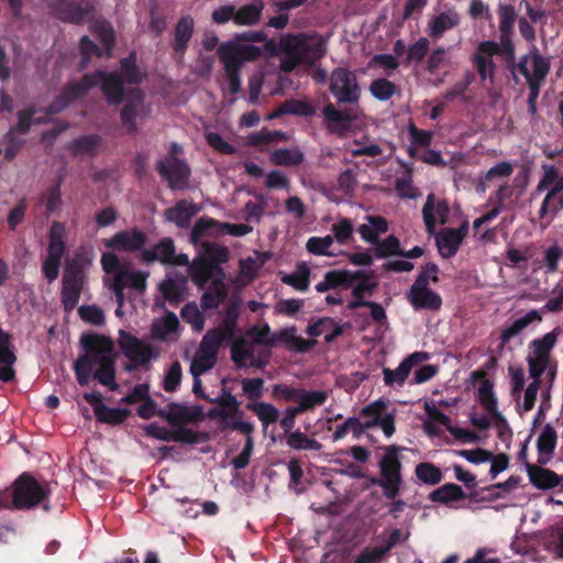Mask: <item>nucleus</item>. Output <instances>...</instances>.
I'll list each match as a JSON object with an SVG mask.
<instances>
[{"label": "nucleus", "mask_w": 563, "mask_h": 563, "mask_svg": "<svg viewBox=\"0 0 563 563\" xmlns=\"http://www.w3.org/2000/svg\"><path fill=\"white\" fill-rule=\"evenodd\" d=\"M325 390H306L299 388L296 406L302 413L312 410L314 407L322 406L328 400Z\"/></svg>", "instance_id": "37998d69"}, {"label": "nucleus", "mask_w": 563, "mask_h": 563, "mask_svg": "<svg viewBox=\"0 0 563 563\" xmlns=\"http://www.w3.org/2000/svg\"><path fill=\"white\" fill-rule=\"evenodd\" d=\"M91 33L102 43V47L97 46L88 36L80 40L81 66L87 67L91 57L109 56L114 43V32L112 26L106 21H95L90 25Z\"/></svg>", "instance_id": "0eeeda50"}, {"label": "nucleus", "mask_w": 563, "mask_h": 563, "mask_svg": "<svg viewBox=\"0 0 563 563\" xmlns=\"http://www.w3.org/2000/svg\"><path fill=\"white\" fill-rule=\"evenodd\" d=\"M199 256L219 269V277H224L220 265L229 261V250L227 246L213 242H205L202 243V252Z\"/></svg>", "instance_id": "ea45409f"}, {"label": "nucleus", "mask_w": 563, "mask_h": 563, "mask_svg": "<svg viewBox=\"0 0 563 563\" xmlns=\"http://www.w3.org/2000/svg\"><path fill=\"white\" fill-rule=\"evenodd\" d=\"M101 145L102 137L99 134L92 133L74 139L67 144L66 148L75 157L84 155L93 157L98 155Z\"/></svg>", "instance_id": "cd10ccee"}, {"label": "nucleus", "mask_w": 563, "mask_h": 563, "mask_svg": "<svg viewBox=\"0 0 563 563\" xmlns=\"http://www.w3.org/2000/svg\"><path fill=\"white\" fill-rule=\"evenodd\" d=\"M189 274L192 283L199 289H203L213 276L219 277V269L201 256H198L192 261Z\"/></svg>", "instance_id": "f704fd0d"}, {"label": "nucleus", "mask_w": 563, "mask_h": 563, "mask_svg": "<svg viewBox=\"0 0 563 563\" xmlns=\"http://www.w3.org/2000/svg\"><path fill=\"white\" fill-rule=\"evenodd\" d=\"M303 159L305 155L299 147L277 148L269 156V161L277 166H298Z\"/></svg>", "instance_id": "a18cd8bd"}, {"label": "nucleus", "mask_w": 563, "mask_h": 563, "mask_svg": "<svg viewBox=\"0 0 563 563\" xmlns=\"http://www.w3.org/2000/svg\"><path fill=\"white\" fill-rule=\"evenodd\" d=\"M199 210L196 203L181 199L177 201L174 207L165 210V219L179 228H187Z\"/></svg>", "instance_id": "bb28decb"}, {"label": "nucleus", "mask_w": 563, "mask_h": 563, "mask_svg": "<svg viewBox=\"0 0 563 563\" xmlns=\"http://www.w3.org/2000/svg\"><path fill=\"white\" fill-rule=\"evenodd\" d=\"M254 350L244 338L236 339L231 345V360L238 368L246 366V360L252 361Z\"/></svg>", "instance_id": "603ef678"}, {"label": "nucleus", "mask_w": 563, "mask_h": 563, "mask_svg": "<svg viewBox=\"0 0 563 563\" xmlns=\"http://www.w3.org/2000/svg\"><path fill=\"white\" fill-rule=\"evenodd\" d=\"M80 343L85 354L80 355L74 363V372L80 386H87L90 383L92 371L95 368V358L91 351L112 352L113 341L102 334L85 333L80 338Z\"/></svg>", "instance_id": "7ed1b4c3"}, {"label": "nucleus", "mask_w": 563, "mask_h": 563, "mask_svg": "<svg viewBox=\"0 0 563 563\" xmlns=\"http://www.w3.org/2000/svg\"><path fill=\"white\" fill-rule=\"evenodd\" d=\"M282 282L296 290L305 291L310 284V269L306 265H301L295 273L285 275Z\"/></svg>", "instance_id": "052dcab7"}, {"label": "nucleus", "mask_w": 563, "mask_h": 563, "mask_svg": "<svg viewBox=\"0 0 563 563\" xmlns=\"http://www.w3.org/2000/svg\"><path fill=\"white\" fill-rule=\"evenodd\" d=\"M271 346L278 344L283 345L286 350L295 353H308L318 343L316 339L306 340L297 335V328L295 325L286 327L269 336Z\"/></svg>", "instance_id": "6ab92c4d"}, {"label": "nucleus", "mask_w": 563, "mask_h": 563, "mask_svg": "<svg viewBox=\"0 0 563 563\" xmlns=\"http://www.w3.org/2000/svg\"><path fill=\"white\" fill-rule=\"evenodd\" d=\"M430 273V278L433 283L439 280V267L434 263H428L422 268L419 275L417 276L415 283L410 286L408 294H413L418 291L431 290L429 285V279H427V274Z\"/></svg>", "instance_id": "4d7b16f0"}, {"label": "nucleus", "mask_w": 563, "mask_h": 563, "mask_svg": "<svg viewBox=\"0 0 563 563\" xmlns=\"http://www.w3.org/2000/svg\"><path fill=\"white\" fill-rule=\"evenodd\" d=\"M465 493L461 486L454 483H446L429 494L432 503L449 504L451 501H460L465 498Z\"/></svg>", "instance_id": "79ce46f5"}, {"label": "nucleus", "mask_w": 563, "mask_h": 563, "mask_svg": "<svg viewBox=\"0 0 563 563\" xmlns=\"http://www.w3.org/2000/svg\"><path fill=\"white\" fill-rule=\"evenodd\" d=\"M500 55V46L494 41H485L477 45L473 60L477 70H493L495 58Z\"/></svg>", "instance_id": "c756f323"}, {"label": "nucleus", "mask_w": 563, "mask_h": 563, "mask_svg": "<svg viewBox=\"0 0 563 563\" xmlns=\"http://www.w3.org/2000/svg\"><path fill=\"white\" fill-rule=\"evenodd\" d=\"M213 228H218L221 232L232 236H244L252 232L253 228L244 223L220 222L210 218H200L194 225L190 239L197 244L206 233Z\"/></svg>", "instance_id": "f3484780"}, {"label": "nucleus", "mask_w": 563, "mask_h": 563, "mask_svg": "<svg viewBox=\"0 0 563 563\" xmlns=\"http://www.w3.org/2000/svg\"><path fill=\"white\" fill-rule=\"evenodd\" d=\"M415 475L420 483L429 486L438 485L443 479L441 468L431 462L418 463L415 466Z\"/></svg>", "instance_id": "de8ad7c7"}, {"label": "nucleus", "mask_w": 563, "mask_h": 563, "mask_svg": "<svg viewBox=\"0 0 563 563\" xmlns=\"http://www.w3.org/2000/svg\"><path fill=\"white\" fill-rule=\"evenodd\" d=\"M461 15L454 9H449L431 18L428 22V32L434 40H439L444 32L459 25Z\"/></svg>", "instance_id": "c85d7f7f"}, {"label": "nucleus", "mask_w": 563, "mask_h": 563, "mask_svg": "<svg viewBox=\"0 0 563 563\" xmlns=\"http://www.w3.org/2000/svg\"><path fill=\"white\" fill-rule=\"evenodd\" d=\"M407 299L415 310L438 311L442 306L441 296L433 290L407 294Z\"/></svg>", "instance_id": "58836bf2"}, {"label": "nucleus", "mask_w": 563, "mask_h": 563, "mask_svg": "<svg viewBox=\"0 0 563 563\" xmlns=\"http://www.w3.org/2000/svg\"><path fill=\"white\" fill-rule=\"evenodd\" d=\"M156 170L168 181L172 190H184L189 185L190 167L178 157H165L156 163Z\"/></svg>", "instance_id": "9b49d317"}, {"label": "nucleus", "mask_w": 563, "mask_h": 563, "mask_svg": "<svg viewBox=\"0 0 563 563\" xmlns=\"http://www.w3.org/2000/svg\"><path fill=\"white\" fill-rule=\"evenodd\" d=\"M556 442H558V434H556V431L555 429L550 424H545L538 438V441H537V450H538V463L541 464V465H545L555 448H556Z\"/></svg>", "instance_id": "c9c22d12"}, {"label": "nucleus", "mask_w": 563, "mask_h": 563, "mask_svg": "<svg viewBox=\"0 0 563 563\" xmlns=\"http://www.w3.org/2000/svg\"><path fill=\"white\" fill-rule=\"evenodd\" d=\"M332 289L338 287H350L353 283L357 282L361 277H364V272L356 271L350 272L343 271H330L324 275Z\"/></svg>", "instance_id": "3c124183"}, {"label": "nucleus", "mask_w": 563, "mask_h": 563, "mask_svg": "<svg viewBox=\"0 0 563 563\" xmlns=\"http://www.w3.org/2000/svg\"><path fill=\"white\" fill-rule=\"evenodd\" d=\"M85 274L82 268L76 264H68L63 278L60 299L64 310H74L79 301Z\"/></svg>", "instance_id": "ddd939ff"}, {"label": "nucleus", "mask_w": 563, "mask_h": 563, "mask_svg": "<svg viewBox=\"0 0 563 563\" xmlns=\"http://www.w3.org/2000/svg\"><path fill=\"white\" fill-rule=\"evenodd\" d=\"M358 284L353 288L352 296L353 300L350 301L346 306L349 310H355L357 308L366 307V305H356L361 302H371L369 300H365L364 296L368 295L372 296L374 290L377 287V283L371 280L365 274L364 277H361L358 279Z\"/></svg>", "instance_id": "49530a36"}, {"label": "nucleus", "mask_w": 563, "mask_h": 563, "mask_svg": "<svg viewBox=\"0 0 563 563\" xmlns=\"http://www.w3.org/2000/svg\"><path fill=\"white\" fill-rule=\"evenodd\" d=\"M561 332L560 328L545 333L542 338L532 340L530 342L531 352L528 356L551 362V351L555 346L558 336Z\"/></svg>", "instance_id": "e433bc0d"}, {"label": "nucleus", "mask_w": 563, "mask_h": 563, "mask_svg": "<svg viewBox=\"0 0 563 563\" xmlns=\"http://www.w3.org/2000/svg\"><path fill=\"white\" fill-rule=\"evenodd\" d=\"M115 277H120L125 288L129 287L137 292H143L146 288V276L141 272L121 271L115 274Z\"/></svg>", "instance_id": "0e129e2a"}, {"label": "nucleus", "mask_w": 563, "mask_h": 563, "mask_svg": "<svg viewBox=\"0 0 563 563\" xmlns=\"http://www.w3.org/2000/svg\"><path fill=\"white\" fill-rule=\"evenodd\" d=\"M92 10V5L88 2L77 3L70 0H60L55 7V14L64 22L80 23Z\"/></svg>", "instance_id": "393cba45"}, {"label": "nucleus", "mask_w": 563, "mask_h": 563, "mask_svg": "<svg viewBox=\"0 0 563 563\" xmlns=\"http://www.w3.org/2000/svg\"><path fill=\"white\" fill-rule=\"evenodd\" d=\"M283 64L289 68L311 66L327 51V41L317 33L285 34L279 40Z\"/></svg>", "instance_id": "f257e3e1"}, {"label": "nucleus", "mask_w": 563, "mask_h": 563, "mask_svg": "<svg viewBox=\"0 0 563 563\" xmlns=\"http://www.w3.org/2000/svg\"><path fill=\"white\" fill-rule=\"evenodd\" d=\"M430 273V278L433 283L439 280V267L434 263H428L422 268L419 275L417 276L415 283L410 286L408 294H413L418 291L431 290L429 285V279H427V274Z\"/></svg>", "instance_id": "6e6d98bb"}, {"label": "nucleus", "mask_w": 563, "mask_h": 563, "mask_svg": "<svg viewBox=\"0 0 563 563\" xmlns=\"http://www.w3.org/2000/svg\"><path fill=\"white\" fill-rule=\"evenodd\" d=\"M96 80L92 76H84L80 81L70 82L65 86L60 95L47 107L48 114H57L64 111L73 101L84 97L92 87Z\"/></svg>", "instance_id": "2eb2a0df"}, {"label": "nucleus", "mask_w": 563, "mask_h": 563, "mask_svg": "<svg viewBox=\"0 0 563 563\" xmlns=\"http://www.w3.org/2000/svg\"><path fill=\"white\" fill-rule=\"evenodd\" d=\"M386 407V402L378 399L361 409L360 416L365 419V421L362 422L364 430H369L378 426Z\"/></svg>", "instance_id": "8fccbe9b"}, {"label": "nucleus", "mask_w": 563, "mask_h": 563, "mask_svg": "<svg viewBox=\"0 0 563 563\" xmlns=\"http://www.w3.org/2000/svg\"><path fill=\"white\" fill-rule=\"evenodd\" d=\"M179 328V320L174 312H167L163 318L162 324H154L152 333L154 338L165 340L168 333H174Z\"/></svg>", "instance_id": "69168bd1"}, {"label": "nucleus", "mask_w": 563, "mask_h": 563, "mask_svg": "<svg viewBox=\"0 0 563 563\" xmlns=\"http://www.w3.org/2000/svg\"><path fill=\"white\" fill-rule=\"evenodd\" d=\"M282 112L300 117H312L316 114V108L307 101L290 99L282 103Z\"/></svg>", "instance_id": "e2e57ef3"}, {"label": "nucleus", "mask_w": 563, "mask_h": 563, "mask_svg": "<svg viewBox=\"0 0 563 563\" xmlns=\"http://www.w3.org/2000/svg\"><path fill=\"white\" fill-rule=\"evenodd\" d=\"M157 416L166 420L172 427H183L203 419L201 406H186L177 402H169L166 408L159 409Z\"/></svg>", "instance_id": "dca6fc26"}, {"label": "nucleus", "mask_w": 563, "mask_h": 563, "mask_svg": "<svg viewBox=\"0 0 563 563\" xmlns=\"http://www.w3.org/2000/svg\"><path fill=\"white\" fill-rule=\"evenodd\" d=\"M146 73H91L85 76H92L96 85H100L101 92L109 106H118L126 99V93L131 88H125L124 84H139Z\"/></svg>", "instance_id": "20e7f679"}, {"label": "nucleus", "mask_w": 563, "mask_h": 563, "mask_svg": "<svg viewBox=\"0 0 563 563\" xmlns=\"http://www.w3.org/2000/svg\"><path fill=\"white\" fill-rule=\"evenodd\" d=\"M529 479L539 489H551L560 485V476L552 470L542 467L541 464H526Z\"/></svg>", "instance_id": "7c9ffc66"}, {"label": "nucleus", "mask_w": 563, "mask_h": 563, "mask_svg": "<svg viewBox=\"0 0 563 563\" xmlns=\"http://www.w3.org/2000/svg\"><path fill=\"white\" fill-rule=\"evenodd\" d=\"M468 225L463 223L457 229L445 228L442 229L435 236V244L439 254L443 258L453 257L462 244L464 238L467 235Z\"/></svg>", "instance_id": "412c9836"}, {"label": "nucleus", "mask_w": 563, "mask_h": 563, "mask_svg": "<svg viewBox=\"0 0 563 563\" xmlns=\"http://www.w3.org/2000/svg\"><path fill=\"white\" fill-rule=\"evenodd\" d=\"M91 353L95 358V366H99L93 377L110 390H117L119 385L115 382V356L113 355V351H91Z\"/></svg>", "instance_id": "4be33fe9"}, {"label": "nucleus", "mask_w": 563, "mask_h": 563, "mask_svg": "<svg viewBox=\"0 0 563 563\" xmlns=\"http://www.w3.org/2000/svg\"><path fill=\"white\" fill-rule=\"evenodd\" d=\"M430 357L429 353L419 351L409 354L397 368L390 369L388 367L383 368L384 383L387 386H402L408 378L412 367L418 364L428 361Z\"/></svg>", "instance_id": "aec40b11"}, {"label": "nucleus", "mask_w": 563, "mask_h": 563, "mask_svg": "<svg viewBox=\"0 0 563 563\" xmlns=\"http://www.w3.org/2000/svg\"><path fill=\"white\" fill-rule=\"evenodd\" d=\"M331 231L333 233V240L344 245L353 239V224L347 218H341L338 222L332 224Z\"/></svg>", "instance_id": "774afa93"}, {"label": "nucleus", "mask_w": 563, "mask_h": 563, "mask_svg": "<svg viewBox=\"0 0 563 563\" xmlns=\"http://www.w3.org/2000/svg\"><path fill=\"white\" fill-rule=\"evenodd\" d=\"M16 362V355L12 351L10 336L0 329V380L4 383L12 382L15 377L13 367Z\"/></svg>", "instance_id": "a878e982"}, {"label": "nucleus", "mask_w": 563, "mask_h": 563, "mask_svg": "<svg viewBox=\"0 0 563 563\" xmlns=\"http://www.w3.org/2000/svg\"><path fill=\"white\" fill-rule=\"evenodd\" d=\"M374 252L377 258L399 256V254H401L399 239L395 235H389L383 241L378 240V242L374 244Z\"/></svg>", "instance_id": "bf43d9fd"}, {"label": "nucleus", "mask_w": 563, "mask_h": 563, "mask_svg": "<svg viewBox=\"0 0 563 563\" xmlns=\"http://www.w3.org/2000/svg\"><path fill=\"white\" fill-rule=\"evenodd\" d=\"M263 0H254L252 3L235 8V24L238 26H253L260 23L264 10Z\"/></svg>", "instance_id": "4c0bfd02"}, {"label": "nucleus", "mask_w": 563, "mask_h": 563, "mask_svg": "<svg viewBox=\"0 0 563 563\" xmlns=\"http://www.w3.org/2000/svg\"><path fill=\"white\" fill-rule=\"evenodd\" d=\"M224 277H216L203 291L200 305L203 310L217 309L228 297V287Z\"/></svg>", "instance_id": "2f4dec72"}, {"label": "nucleus", "mask_w": 563, "mask_h": 563, "mask_svg": "<svg viewBox=\"0 0 563 563\" xmlns=\"http://www.w3.org/2000/svg\"><path fill=\"white\" fill-rule=\"evenodd\" d=\"M286 443L294 450L320 451L322 449V444L319 441L313 438H309L300 430L290 432L287 437Z\"/></svg>", "instance_id": "5fc2aeb1"}, {"label": "nucleus", "mask_w": 563, "mask_h": 563, "mask_svg": "<svg viewBox=\"0 0 563 563\" xmlns=\"http://www.w3.org/2000/svg\"><path fill=\"white\" fill-rule=\"evenodd\" d=\"M49 493L34 476L24 472L13 482L14 510L32 509L46 500Z\"/></svg>", "instance_id": "423d86ee"}, {"label": "nucleus", "mask_w": 563, "mask_h": 563, "mask_svg": "<svg viewBox=\"0 0 563 563\" xmlns=\"http://www.w3.org/2000/svg\"><path fill=\"white\" fill-rule=\"evenodd\" d=\"M130 415L131 411L126 408H109L104 406L96 417L101 422L117 426L124 422Z\"/></svg>", "instance_id": "338daca9"}, {"label": "nucleus", "mask_w": 563, "mask_h": 563, "mask_svg": "<svg viewBox=\"0 0 563 563\" xmlns=\"http://www.w3.org/2000/svg\"><path fill=\"white\" fill-rule=\"evenodd\" d=\"M175 245L170 238L162 239L153 249L142 251V260L145 263L159 261L165 264L174 263Z\"/></svg>", "instance_id": "473e14b6"}, {"label": "nucleus", "mask_w": 563, "mask_h": 563, "mask_svg": "<svg viewBox=\"0 0 563 563\" xmlns=\"http://www.w3.org/2000/svg\"><path fill=\"white\" fill-rule=\"evenodd\" d=\"M498 16H499V32H500V42L505 46L508 45L511 38V34L514 31V25L517 19V13L515 8L510 4H500L498 7Z\"/></svg>", "instance_id": "a19ab883"}, {"label": "nucleus", "mask_w": 563, "mask_h": 563, "mask_svg": "<svg viewBox=\"0 0 563 563\" xmlns=\"http://www.w3.org/2000/svg\"><path fill=\"white\" fill-rule=\"evenodd\" d=\"M542 316L538 310H530L525 316L516 319L510 324L505 325L499 334V343L496 347V352L501 355L505 351L512 352L514 347L511 343L517 342V345H522L523 339L521 336L523 330L533 322H540Z\"/></svg>", "instance_id": "9d476101"}, {"label": "nucleus", "mask_w": 563, "mask_h": 563, "mask_svg": "<svg viewBox=\"0 0 563 563\" xmlns=\"http://www.w3.org/2000/svg\"><path fill=\"white\" fill-rule=\"evenodd\" d=\"M246 409L255 413L265 428L279 420L278 409L269 402L252 401L246 405Z\"/></svg>", "instance_id": "c03bdc74"}, {"label": "nucleus", "mask_w": 563, "mask_h": 563, "mask_svg": "<svg viewBox=\"0 0 563 563\" xmlns=\"http://www.w3.org/2000/svg\"><path fill=\"white\" fill-rule=\"evenodd\" d=\"M65 235V225L53 221L48 233L47 254L42 263V274L48 283H53L59 276L62 260L66 253Z\"/></svg>", "instance_id": "39448f33"}, {"label": "nucleus", "mask_w": 563, "mask_h": 563, "mask_svg": "<svg viewBox=\"0 0 563 563\" xmlns=\"http://www.w3.org/2000/svg\"><path fill=\"white\" fill-rule=\"evenodd\" d=\"M180 316L185 322L191 325L194 331L201 332L203 330L206 318L196 302L186 303L181 308Z\"/></svg>", "instance_id": "13d9d810"}, {"label": "nucleus", "mask_w": 563, "mask_h": 563, "mask_svg": "<svg viewBox=\"0 0 563 563\" xmlns=\"http://www.w3.org/2000/svg\"><path fill=\"white\" fill-rule=\"evenodd\" d=\"M218 55L224 63L227 70H236L243 63L260 58L262 49L252 44H242L235 38L221 44L218 48Z\"/></svg>", "instance_id": "1a4fd4ad"}, {"label": "nucleus", "mask_w": 563, "mask_h": 563, "mask_svg": "<svg viewBox=\"0 0 563 563\" xmlns=\"http://www.w3.org/2000/svg\"><path fill=\"white\" fill-rule=\"evenodd\" d=\"M118 343L122 353L131 361V363L124 366L126 372H133L137 367L145 366L151 360L157 357L151 344L145 343L125 330H120Z\"/></svg>", "instance_id": "6e6552de"}, {"label": "nucleus", "mask_w": 563, "mask_h": 563, "mask_svg": "<svg viewBox=\"0 0 563 563\" xmlns=\"http://www.w3.org/2000/svg\"><path fill=\"white\" fill-rule=\"evenodd\" d=\"M350 432L355 439H358L365 432L360 419L355 417L347 418L342 424L336 427L332 434V439L333 441H339L346 437V434Z\"/></svg>", "instance_id": "680f3d73"}, {"label": "nucleus", "mask_w": 563, "mask_h": 563, "mask_svg": "<svg viewBox=\"0 0 563 563\" xmlns=\"http://www.w3.org/2000/svg\"><path fill=\"white\" fill-rule=\"evenodd\" d=\"M143 90L139 87H131L126 93V103L121 109L120 119L128 133L134 134L137 131L136 118L144 111Z\"/></svg>", "instance_id": "a211bd4d"}, {"label": "nucleus", "mask_w": 563, "mask_h": 563, "mask_svg": "<svg viewBox=\"0 0 563 563\" xmlns=\"http://www.w3.org/2000/svg\"><path fill=\"white\" fill-rule=\"evenodd\" d=\"M146 235L140 230L120 231L104 242L108 249L123 252L143 251L146 244Z\"/></svg>", "instance_id": "5701e85b"}, {"label": "nucleus", "mask_w": 563, "mask_h": 563, "mask_svg": "<svg viewBox=\"0 0 563 563\" xmlns=\"http://www.w3.org/2000/svg\"><path fill=\"white\" fill-rule=\"evenodd\" d=\"M477 394L479 404L489 416L498 412V400L494 393V384L490 380L482 382Z\"/></svg>", "instance_id": "864d4df0"}, {"label": "nucleus", "mask_w": 563, "mask_h": 563, "mask_svg": "<svg viewBox=\"0 0 563 563\" xmlns=\"http://www.w3.org/2000/svg\"><path fill=\"white\" fill-rule=\"evenodd\" d=\"M323 125L330 134L345 137L352 131L357 114L352 109H338L333 103H327L322 109Z\"/></svg>", "instance_id": "f8f14e48"}, {"label": "nucleus", "mask_w": 563, "mask_h": 563, "mask_svg": "<svg viewBox=\"0 0 563 563\" xmlns=\"http://www.w3.org/2000/svg\"><path fill=\"white\" fill-rule=\"evenodd\" d=\"M195 19L187 14L183 15L176 23L174 30L173 48L176 53H184L192 37Z\"/></svg>", "instance_id": "72a5a7b5"}, {"label": "nucleus", "mask_w": 563, "mask_h": 563, "mask_svg": "<svg viewBox=\"0 0 563 563\" xmlns=\"http://www.w3.org/2000/svg\"><path fill=\"white\" fill-rule=\"evenodd\" d=\"M402 448L393 444L385 449V453L378 462L379 476H368V485L380 487L387 499L396 498L404 484L402 463L400 451Z\"/></svg>", "instance_id": "f03ea898"}, {"label": "nucleus", "mask_w": 563, "mask_h": 563, "mask_svg": "<svg viewBox=\"0 0 563 563\" xmlns=\"http://www.w3.org/2000/svg\"><path fill=\"white\" fill-rule=\"evenodd\" d=\"M440 219L441 223H445L449 217L450 208L446 200H440L435 203L434 194H429L422 208V217L426 224V230L429 234H433L437 225V218Z\"/></svg>", "instance_id": "b1692460"}, {"label": "nucleus", "mask_w": 563, "mask_h": 563, "mask_svg": "<svg viewBox=\"0 0 563 563\" xmlns=\"http://www.w3.org/2000/svg\"><path fill=\"white\" fill-rule=\"evenodd\" d=\"M329 89L339 103H358L361 89L355 73H331Z\"/></svg>", "instance_id": "4468645a"}, {"label": "nucleus", "mask_w": 563, "mask_h": 563, "mask_svg": "<svg viewBox=\"0 0 563 563\" xmlns=\"http://www.w3.org/2000/svg\"><path fill=\"white\" fill-rule=\"evenodd\" d=\"M225 340L229 339L224 336L220 328L210 329L203 335L198 351L208 356L217 357L219 349Z\"/></svg>", "instance_id": "09e8293b"}]
</instances>
